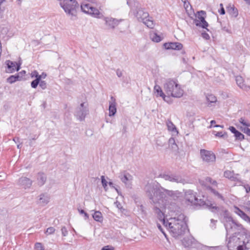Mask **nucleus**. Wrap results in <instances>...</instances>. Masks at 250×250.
Wrapping results in <instances>:
<instances>
[{
  "mask_svg": "<svg viewBox=\"0 0 250 250\" xmlns=\"http://www.w3.org/2000/svg\"><path fill=\"white\" fill-rule=\"evenodd\" d=\"M31 78H35L36 79L31 83V86L33 88H37L40 82V77L39 73L37 71L34 70L31 73Z\"/></svg>",
  "mask_w": 250,
  "mask_h": 250,
  "instance_id": "obj_19",
  "label": "nucleus"
},
{
  "mask_svg": "<svg viewBox=\"0 0 250 250\" xmlns=\"http://www.w3.org/2000/svg\"><path fill=\"white\" fill-rule=\"evenodd\" d=\"M93 219L98 222H102L103 221V215L101 212L99 211H95L94 213L92 215Z\"/></svg>",
  "mask_w": 250,
  "mask_h": 250,
  "instance_id": "obj_29",
  "label": "nucleus"
},
{
  "mask_svg": "<svg viewBox=\"0 0 250 250\" xmlns=\"http://www.w3.org/2000/svg\"><path fill=\"white\" fill-rule=\"evenodd\" d=\"M210 190L212 193L214 194V195L216 196L218 198H220L223 200V197L220 194L218 191H216L215 189L210 188Z\"/></svg>",
  "mask_w": 250,
  "mask_h": 250,
  "instance_id": "obj_35",
  "label": "nucleus"
},
{
  "mask_svg": "<svg viewBox=\"0 0 250 250\" xmlns=\"http://www.w3.org/2000/svg\"><path fill=\"white\" fill-rule=\"evenodd\" d=\"M46 180L45 175L42 173H39L37 176L38 185L42 186L44 184Z\"/></svg>",
  "mask_w": 250,
  "mask_h": 250,
  "instance_id": "obj_23",
  "label": "nucleus"
},
{
  "mask_svg": "<svg viewBox=\"0 0 250 250\" xmlns=\"http://www.w3.org/2000/svg\"><path fill=\"white\" fill-rule=\"evenodd\" d=\"M101 181L104 188L105 190H106L107 182L105 179L104 176H101Z\"/></svg>",
  "mask_w": 250,
  "mask_h": 250,
  "instance_id": "obj_37",
  "label": "nucleus"
},
{
  "mask_svg": "<svg viewBox=\"0 0 250 250\" xmlns=\"http://www.w3.org/2000/svg\"><path fill=\"white\" fill-rule=\"evenodd\" d=\"M82 11L86 14H88L95 18H99L101 14L100 11L97 8L93 7L89 3H83L81 5Z\"/></svg>",
  "mask_w": 250,
  "mask_h": 250,
  "instance_id": "obj_8",
  "label": "nucleus"
},
{
  "mask_svg": "<svg viewBox=\"0 0 250 250\" xmlns=\"http://www.w3.org/2000/svg\"><path fill=\"white\" fill-rule=\"evenodd\" d=\"M198 15L197 16V19H196L194 21V23L197 26H201L203 28L206 29L207 30H208L207 27L208 26V24L206 21L205 18L204 16L206 15V12L204 11L201 10L198 11Z\"/></svg>",
  "mask_w": 250,
  "mask_h": 250,
  "instance_id": "obj_10",
  "label": "nucleus"
},
{
  "mask_svg": "<svg viewBox=\"0 0 250 250\" xmlns=\"http://www.w3.org/2000/svg\"><path fill=\"white\" fill-rule=\"evenodd\" d=\"M160 177L164 179L165 180H167L171 182L181 183L183 185L187 183L186 180L181 175L171 173L161 174L160 175Z\"/></svg>",
  "mask_w": 250,
  "mask_h": 250,
  "instance_id": "obj_6",
  "label": "nucleus"
},
{
  "mask_svg": "<svg viewBox=\"0 0 250 250\" xmlns=\"http://www.w3.org/2000/svg\"><path fill=\"white\" fill-rule=\"evenodd\" d=\"M105 25L108 30H113L122 21V20H118L112 17H104V19Z\"/></svg>",
  "mask_w": 250,
  "mask_h": 250,
  "instance_id": "obj_11",
  "label": "nucleus"
},
{
  "mask_svg": "<svg viewBox=\"0 0 250 250\" xmlns=\"http://www.w3.org/2000/svg\"><path fill=\"white\" fill-rule=\"evenodd\" d=\"M55 229L54 228L49 227L47 229L46 232L49 234H52L55 232Z\"/></svg>",
  "mask_w": 250,
  "mask_h": 250,
  "instance_id": "obj_40",
  "label": "nucleus"
},
{
  "mask_svg": "<svg viewBox=\"0 0 250 250\" xmlns=\"http://www.w3.org/2000/svg\"><path fill=\"white\" fill-rule=\"evenodd\" d=\"M242 131H243L244 133L247 134L248 136H250V129L248 127H244V128H242Z\"/></svg>",
  "mask_w": 250,
  "mask_h": 250,
  "instance_id": "obj_42",
  "label": "nucleus"
},
{
  "mask_svg": "<svg viewBox=\"0 0 250 250\" xmlns=\"http://www.w3.org/2000/svg\"><path fill=\"white\" fill-rule=\"evenodd\" d=\"M167 227L175 237L184 234L188 228L184 214H180L176 217L169 218Z\"/></svg>",
  "mask_w": 250,
  "mask_h": 250,
  "instance_id": "obj_2",
  "label": "nucleus"
},
{
  "mask_svg": "<svg viewBox=\"0 0 250 250\" xmlns=\"http://www.w3.org/2000/svg\"><path fill=\"white\" fill-rule=\"evenodd\" d=\"M240 216L245 221L250 223V217L248 216L244 212H241Z\"/></svg>",
  "mask_w": 250,
  "mask_h": 250,
  "instance_id": "obj_36",
  "label": "nucleus"
},
{
  "mask_svg": "<svg viewBox=\"0 0 250 250\" xmlns=\"http://www.w3.org/2000/svg\"><path fill=\"white\" fill-rule=\"evenodd\" d=\"M240 123L242 124V125H250L249 124H247L245 121V119L243 118H241L239 120Z\"/></svg>",
  "mask_w": 250,
  "mask_h": 250,
  "instance_id": "obj_49",
  "label": "nucleus"
},
{
  "mask_svg": "<svg viewBox=\"0 0 250 250\" xmlns=\"http://www.w3.org/2000/svg\"><path fill=\"white\" fill-rule=\"evenodd\" d=\"M214 134L216 136L222 138H225L227 137V134L225 132H217L216 134Z\"/></svg>",
  "mask_w": 250,
  "mask_h": 250,
  "instance_id": "obj_33",
  "label": "nucleus"
},
{
  "mask_svg": "<svg viewBox=\"0 0 250 250\" xmlns=\"http://www.w3.org/2000/svg\"><path fill=\"white\" fill-rule=\"evenodd\" d=\"M212 181V179L210 177H207L206 178V181L207 183H211Z\"/></svg>",
  "mask_w": 250,
  "mask_h": 250,
  "instance_id": "obj_58",
  "label": "nucleus"
},
{
  "mask_svg": "<svg viewBox=\"0 0 250 250\" xmlns=\"http://www.w3.org/2000/svg\"><path fill=\"white\" fill-rule=\"evenodd\" d=\"M16 81L15 79V76H14V75H12V76H10L7 79V82L8 83H12L15 82Z\"/></svg>",
  "mask_w": 250,
  "mask_h": 250,
  "instance_id": "obj_39",
  "label": "nucleus"
},
{
  "mask_svg": "<svg viewBox=\"0 0 250 250\" xmlns=\"http://www.w3.org/2000/svg\"><path fill=\"white\" fill-rule=\"evenodd\" d=\"M211 223L213 225V226L215 225V223L217 222V220H214V219H212L210 220Z\"/></svg>",
  "mask_w": 250,
  "mask_h": 250,
  "instance_id": "obj_61",
  "label": "nucleus"
},
{
  "mask_svg": "<svg viewBox=\"0 0 250 250\" xmlns=\"http://www.w3.org/2000/svg\"><path fill=\"white\" fill-rule=\"evenodd\" d=\"M35 249L36 250H43V247L41 243H36L35 245Z\"/></svg>",
  "mask_w": 250,
  "mask_h": 250,
  "instance_id": "obj_38",
  "label": "nucleus"
},
{
  "mask_svg": "<svg viewBox=\"0 0 250 250\" xmlns=\"http://www.w3.org/2000/svg\"><path fill=\"white\" fill-rule=\"evenodd\" d=\"M15 77L16 81H21L22 79V76L20 75V74H18L16 75H14Z\"/></svg>",
  "mask_w": 250,
  "mask_h": 250,
  "instance_id": "obj_54",
  "label": "nucleus"
},
{
  "mask_svg": "<svg viewBox=\"0 0 250 250\" xmlns=\"http://www.w3.org/2000/svg\"><path fill=\"white\" fill-rule=\"evenodd\" d=\"M245 206L247 210L250 211V201H248L245 203Z\"/></svg>",
  "mask_w": 250,
  "mask_h": 250,
  "instance_id": "obj_52",
  "label": "nucleus"
},
{
  "mask_svg": "<svg viewBox=\"0 0 250 250\" xmlns=\"http://www.w3.org/2000/svg\"><path fill=\"white\" fill-rule=\"evenodd\" d=\"M167 49L181 50L183 48V44L180 42H168L164 44Z\"/></svg>",
  "mask_w": 250,
  "mask_h": 250,
  "instance_id": "obj_18",
  "label": "nucleus"
},
{
  "mask_svg": "<svg viewBox=\"0 0 250 250\" xmlns=\"http://www.w3.org/2000/svg\"><path fill=\"white\" fill-rule=\"evenodd\" d=\"M46 76V74L44 72H42L41 75H39L40 81H41L42 79H45Z\"/></svg>",
  "mask_w": 250,
  "mask_h": 250,
  "instance_id": "obj_51",
  "label": "nucleus"
},
{
  "mask_svg": "<svg viewBox=\"0 0 250 250\" xmlns=\"http://www.w3.org/2000/svg\"><path fill=\"white\" fill-rule=\"evenodd\" d=\"M40 203L42 205H45L47 204L50 200V197L45 194H42L40 196Z\"/></svg>",
  "mask_w": 250,
  "mask_h": 250,
  "instance_id": "obj_24",
  "label": "nucleus"
},
{
  "mask_svg": "<svg viewBox=\"0 0 250 250\" xmlns=\"http://www.w3.org/2000/svg\"><path fill=\"white\" fill-rule=\"evenodd\" d=\"M236 239V237L235 236H233L232 237H230L229 238V240L228 241V247L229 248V247H232V245H231V241L232 240H234L235 239Z\"/></svg>",
  "mask_w": 250,
  "mask_h": 250,
  "instance_id": "obj_43",
  "label": "nucleus"
},
{
  "mask_svg": "<svg viewBox=\"0 0 250 250\" xmlns=\"http://www.w3.org/2000/svg\"><path fill=\"white\" fill-rule=\"evenodd\" d=\"M154 210L155 213L157 214V218L159 221L161 222L164 225V226L167 228L168 220L166 219L164 214L157 207L154 208Z\"/></svg>",
  "mask_w": 250,
  "mask_h": 250,
  "instance_id": "obj_13",
  "label": "nucleus"
},
{
  "mask_svg": "<svg viewBox=\"0 0 250 250\" xmlns=\"http://www.w3.org/2000/svg\"><path fill=\"white\" fill-rule=\"evenodd\" d=\"M219 12L221 15H224L225 14V10L224 7H222L220 10L219 11Z\"/></svg>",
  "mask_w": 250,
  "mask_h": 250,
  "instance_id": "obj_56",
  "label": "nucleus"
},
{
  "mask_svg": "<svg viewBox=\"0 0 250 250\" xmlns=\"http://www.w3.org/2000/svg\"><path fill=\"white\" fill-rule=\"evenodd\" d=\"M114 249L113 247L110 246H106L104 247L101 250H114Z\"/></svg>",
  "mask_w": 250,
  "mask_h": 250,
  "instance_id": "obj_45",
  "label": "nucleus"
},
{
  "mask_svg": "<svg viewBox=\"0 0 250 250\" xmlns=\"http://www.w3.org/2000/svg\"><path fill=\"white\" fill-rule=\"evenodd\" d=\"M135 1L136 0H127V4L130 6L133 3H134Z\"/></svg>",
  "mask_w": 250,
  "mask_h": 250,
  "instance_id": "obj_53",
  "label": "nucleus"
},
{
  "mask_svg": "<svg viewBox=\"0 0 250 250\" xmlns=\"http://www.w3.org/2000/svg\"><path fill=\"white\" fill-rule=\"evenodd\" d=\"M150 38L152 41L158 42L162 40V38L160 36L158 35L156 32L152 31L149 34Z\"/></svg>",
  "mask_w": 250,
  "mask_h": 250,
  "instance_id": "obj_25",
  "label": "nucleus"
},
{
  "mask_svg": "<svg viewBox=\"0 0 250 250\" xmlns=\"http://www.w3.org/2000/svg\"><path fill=\"white\" fill-rule=\"evenodd\" d=\"M84 216L85 217V219H87L89 217V215L86 212H85V213H84Z\"/></svg>",
  "mask_w": 250,
  "mask_h": 250,
  "instance_id": "obj_63",
  "label": "nucleus"
},
{
  "mask_svg": "<svg viewBox=\"0 0 250 250\" xmlns=\"http://www.w3.org/2000/svg\"><path fill=\"white\" fill-rule=\"evenodd\" d=\"M168 145L173 150H177L178 148V146L175 143L174 137H171L168 140Z\"/></svg>",
  "mask_w": 250,
  "mask_h": 250,
  "instance_id": "obj_28",
  "label": "nucleus"
},
{
  "mask_svg": "<svg viewBox=\"0 0 250 250\" xmlns=\"http://www.w3.org/2000/svg\"><path fill=\"white\" fill-rule=\"evenodd\" d=\"M6 64L7 66L8 72L9 73H12L15 70L18 71L21 68L20 64L9 60L6 61Z\"/></svg>",
  "mask_w": 250,
  "mask_h": 250,
  "instance_id": "obj_16",
  "label": "nucleus"
},
{
  "mask_svg": "<svg viewBox=\"0 0 250 250\" xmlns=\"http://www.w3.org/2000/svg\"><path fill=\"white\" fill-rule=\"evenodd\" d=\"M235 81L237 85L242 89L248 91L250 89V86H247L244 83V80L240 76H237L235 78Z\"/></svg>",
  "mask_w": 250,
  "mask_h": 250,
  "instance_id": "obj_21",
  "label": "nucleus"
},
{
  "mask_svg": "<svg viewBox=\"0 0 250 250\" xmlns=\"http://www.w3.org/2000/svg\"><path fill=\"white\" fill-rule=\"evenodd\" d=\"M200 155L202 160L206 163H211L215 161V155L211 151L202 149L200 150Z\"/></svg>",
  "mask_w": 250,
  "mask_h": 250,
  "instance_id": "obj_9",
  "label": "nucleus"
},
{
  "mask_svg": "<svg viewBox=\"0 0 250 250\" xmlns=\"http://www.w3.org/2000/svg\"><path fill=\"white\" fill-rule=\"evenodd\" d=\"M237 211H236V212L237 213V214L240 216V215L241 214V212H243L244 211H243L242 210H241V209H240L239 208H236Z\"/></svg>",
  "mask_w": 250,
  "mask_h": 250,
  "instance_id": "obj_59",
  "label": "nucleus"
},
{
  "mask_svg": "<svg viewBox=\"0 0 250 250\" xmlns=\"http://www.w3.org/2000/svg\"><path fill=\"white\" fill-rule=\"evenodd\" d=\"M119 178L126 186L129 187L130 182L133 179L132 175L125 171H123L119 173Z\"/></svg>",
  "mask_w": 250,
  "mask_h": 250,
  "instance_id": "obj_12",
  "label": "nucleus"
},
{
  "mask_svg": "<svg viewBox=\"0 0 250 250\" xmlns=\"http://www.w3.org/2000/svg\"><path fill=\"white\" fill-rule=\"evenodd\" d=\"M40 87L42 89H45L47 88V83L44 81H40L39 83Z\"/></svg>",
  "mask_w": 250,
  "mask_h": 250,
  "instance_id": "obj_34",
  "label": "nucleus"
},
{
  "mask_svg": "<svg viewBox=\"0 0 250 250\" xmlns=\"http://www.w3.org/2000/svg\"><path fill=\"white\" fill-rule=\"evenodd\" d=\"M228 12L229 13L230 15L236 17L238 15V12L236 8L234 7H230L228 9Z\"/></svg>",
  "mask_w": 250,
  "mask_h": 250,
  "instance_id": "obj_31",
  "label": "nucleus"
},
{
  "mask_svg": "<svg viewBox=\"0 0 250 250\" xmlns=\"http://www.w3.org/2000/svg\"><path fill=\"white\" fill-rule=\"evenodd\" d=\"M93 131L91 129H87L85 131L86 135L87 136H91L93 135Z\"/></svg>",
  "mask_w": 250,
  "mask_h": 250,
  "instance_id": "obj_44",
  "label": "nucleus"
},
{
  "mask_svg": "<svg viewBox=\"0 0 250 250\" xmlns=\"http://www.w3.org/2000/svg\"><path fill=\"white\" fill-rule=\"evenodd\" d=\"M146 196L149 198L150 202L153 204H160L163 202V199L166 195L175 200L181 196V193L178 191L169 190L162 188L159 184L148 183L145 187Z\"/></svg>",
  "mask_w": 250,
  "mask_h": 250,
  "instance_id": "obj_1",
  "label": "nucleus"
},
{
  "mask_svg": "<svg viewBox=\"0 0 250 250\" xmlns=\"http://www.w3.org/2000/svg\"><path fill=\"white\" fill-rule=\"evenodd\" d=\"M238 175H239L238 174L235 175L234 174V175H233V176H232V178H230V180L231 181H238V179L237 178V176Z\"/></svg>",
  "mask_w": 250,
  "mask_h": 250,
  "instance_id": "obj_50",
  "label": "nucleus"
},
{
  "mask_svg": "<svg viewBox=\"0 0 250 250\" xmlns=\"http://www.w3.org/2000/svg\"><path fill=\"white\" fill-rule=\"evenodd\" d=\"M32 183L33 181L31 180L26 177H21L18 180L19 185L25 189L30 188Z\"/></svg>",
  "mask_w": 250,
  "mask_h": 250,
  "instance_id": "obj_14",
  "label": "nucleus"
},
{
  "mask_svg": "<svg viewBox=\"0 0 250 250\" xmlns=\"http://www.w3.org/2000/svg\"><path fill=\"white\" fill-rule=\"evenodd\" d=\"M108 184L110 186V187L115 188L116 190L118 192V190L117 189V188H115V187L113 186V184L112 182H109Z\"/></svg>",
  "mask_w": 250,
  "mask_h": 250,
  "instance_id": "obj_57",
  "label": "nucleus"
},
{
  "mask_svg": "<svg viewBox=\"0 0 250 250\" xmlns=\"http://www.w3.org/2000/svg\"><path fill=\"white\" fill-rule=\"evenodd\" d=\"M109 115L110 116H114L117 111L116 99L113 96H111L110 101L109 102Z\"/></svg>",
  "mask_w": 250,
  "mask_h": 250,
  "instance_id": "obj_17",
  "label": "nucleus"
},
{
  "mask_svg": "<svg viewBox=\"0 0 250 250\" xmlns=\"http://www.w3.org/2000/svg\"><path fill=\"white\" fill-rule=\"evenodd\" d=\"M154 92L157 97H161L165 101L169 103V96H167L165 94V93L162 91V88L159 85L156 84L154 86Z\"/></svg>",
  "mask_w": 250,
  "mask_h": 250,
  "instance_id": "obj_15",
  "label": "nucleus"
},
{
  "mask_svg": "<svg viewBox=\"0 0 250 250\" xmlns=\"http://www.w3.org/2000/svg\"><path fill=\"white\" fill-rule=\"evenodd\" d=\"M143 22L146 25L148 28H153L154 26V21L152 20V18L148 17Z\"/></svg>",
  "mask_w": 250,
  "mask_h": 250,
  "instance_id": "obj_26",
  "label": "nucleus"
},
{
  "mask_svg": "<svg viewBox=\"0 0 250 250\" xmlns=\"http://www.w3.org/2000/svg\"><path fill=\"white\" fill-rule=\"evenodd\" d=\"M116 74L118 77H121L123 75V73L120 69H117L116 70Z\"/></svg>",
  "mask_w": 250,
  "mask_h": 250,
  "instance_id": "obj_48",
  "label": "nucleus"
},
{
  "mask_svg": "<svg viewBox=\"0 0 250 250\" xmlns=\"http://www.w3.org/2000/svg\"><path fill=\"white\" fill-rule=\"evenodd\" d=\"M185 198L187 201L191 204L202 206L205 208H208L212 212H216L219 210V207L215 206H214L210 203H207L201 199L199 200L191 190H188L185 192Z\"/></svg>",
  "mask_w": 250,
  "mask_h": 250,
  "instance_id": "obj_5",
  "label": "nucleus"
},
{
  "mask_svg": "<svg viewBox=\"0 0 250 250\" xmlns=\"http://www.w3.org/2000/svg\"><path fill=\"white\" fill-rule=\"evenodd\" d=\"M168 131L171 133L172 137H174L178 135L179 131L175 126H167Z\"/></svg>",
  "mask_w": 250,
  "mask_h": 250,
  "instance_id": "obj_27",
  "label": "nucleus"
},
{
  "mask_svg": "<svg viewBox=\"0 0 250 250\" xmlns=\"http://www.w3.org/2000/svg\"><path fill=\"white\" fill-rule=\"evenodd\" d=\"M164 89L167 96H171L174 98H180L184 93V90L181 88L176 81L168 79L164 85Z\"/></svg>",
  "mask_w": 250,
  "mask_h": 250,
  "instance_id": "obj_4",
  "label": "nucleus"
},
{
  "mask_svg": "<svg viewBox=\"0 0 250 250\" xmlns=\"http://www.w3.org/2000/svg\"><path fill=\"white\" fill-rule=\"evenodd\" d=\"M222 222L224 223L227 233V237L229 234H236L243 229L241 224L236 223L229 216L228 211L225 210Z\"/></svg>",
  "mask_w": 250,
  "mask_h": 250,
  "instance_id": "obj_3",
  "label": "nucleus"
},
{
  "mask_svg": "<svg viewBox=\"0 0 250 250\" xmlns=\"http://www.w3.org/2000/svg\"><path fill=\"white\" fill-rule=\"evenodd\" d=\"M237 250H243V246L239 245L237 248Z\"/></svg>",
  "mask_w": 250,
  "mask_h": 250,
  "instance_id": "obj_62",
  "label": "nucleus"
},
{
  "mask_svg": "<svg viewBox=\"0 0 250 250\" xmlns=\"http://www.w3.org/2000/svg\"><path fill=\"white\" fill-rule=\"evenodd\" d=\"M233 175H234L233 172L229 170L225 171L224 174V175L226 178H229V179L232 178Z\"/></svg>",
  "mask_w": 250,
  "mask_h": 250,
  "instance_id": "obj_32",
  "label": "nucleus"
},
{
  "mask_svg": "<svg viewBox=\"0 0 250 250\" xmlns=\"http://www.w3.org/2000/svg\"><path fill=\"white\" fill-rule=\"evenodd\" d=\"M244 188H245L246 191L247 193H249L250 191V186L248 184L244 185Z\"/></svg>",
  "mask_w": 250,
  "mask_h": 250,
  "instance_id": "obj_47",
  "label": "nucleus"
},
{
  "mask_svg": "<svg viewBox=\"0 0 250 250\" xmlns=\"http://www.w3.org/2000/svg\"><path fill=\"white\" fill-rule=\"evenodd\" d=\"M229 129L232 133L234 134L236 140L242 141L244 139V135L236 130L234 126H230Z\"/></svg>",
  "mask_w": 250,
  "mask_h": 250,
  "instance_id": "obj_22",
  "label": "nucleus"
},
{
  "mask_svg": "<svg viewBox=\"0 0 250 250\" xmlns=\"http://www.w3.org/2000/svg\"><path fill=\"white\" fill-rule=\"evenodd\" d=\"M157 227H158V228L161 231H162L163 233H164V232L163 231L162 227L160 223L157 222Z\"/></svg>",
  "mask_w": 250,
  "mask_h": 250,
  "instance_id": "obj_55",
  "label": "nucleus"
},
{
  "mask_svg": "<svg viewBox=\"0 0 250 250\" xmlns=\"http://www.w3.org/2000/svg\"><path fill=\"white\" fill-rule=\"evenodd\" d=\"M19 74H21V76L22 77V76L24 75L25 74V71L24 70H22Z\"/></svg>",
  "mask_w": 250,
  "mask_h": 250,
  "instance_id": "obj_64",
  "label": "nucleus"
},
{
  "mask_svg": "<svg viewBox=\"0 0 250 250\" xmlns=\"http://www.w3.org/2000/svg\"><path fill=\"white\" fill-rule=\"evenodd\" d=\"M88 111L87 104L85 103H83L76 108L75 116L78 120L82 121L88 113Z\"/></svg>",
  "mask_w": 250,
  "mask_h": 250,
  "instance_id": "obj_7",
  "label": "nucleus"
},
{
  "mask_svg": "<svg viewBox=\"0 0 250 250\" xmlns=\"http://www.w3.org/2000/svg\"><path fill=\"white\" fill-rule=\"evenodd\" d=\"M135 15L139 21H142V22L149 17L148 13L144 12L142 9H139L135 13Z\"/></svg>",
  "mask_w": 250,
  "mask_h": 250,
  "instance_id": "obj_20",
  "label": "nucleus"
},
{
  "mask_svg": "<svg viewBox=\"0 0 250 250\" xmlns=\"http://www.w3.org/2000/svg\"><path fill=\"white\" fill-rule=\"evenodd\" d=\"M78 210L79 213L82 214H84V213H85V212L84 210L82 209L78 208Z\"/></svg>",
  "mask_w": 250,
  "mask_h": 250,
  "instance_id": "obj_60",
  "label": "nucleus"
},
{
  "mask_svg": "<svg viewBox=\"0 0 250 250\" xmlns=\"http://www.w3.org/2000/svg\"><path fill=\"white\" fill-rule=\"evenodd\" d=\"M202 37L206 40H208L210 38L209 35L206 32L202 33Z\"/></svg>",
  "mask_w": 250,
  "mask_h": 250,
  "instance_id": "obj_46",
  "label": "nucleus"
},
{
  "mask_svg": "<svg viewBox=\"0 0 250 250\" xmlns=\"http://www.w3.org/2000/svg\"><path fill=\"white\" fill-rule=\"evenodd\" d=\"M61 231H62V235L63 236H66L67 235L68 231H67L66 228L65 227H62V228L61 229Z\"/></svg>",
  "mask_w": 250,
  "mask_h": 250,
  "instance_id": "obj_41",
  "label": "nucleus"
},
{
  "mask_svg": "<svg viewBox=\"0 0 250 250\" xmlns=\"http://www.w3.org/2000/svg\"><path fill=\"white\" fill-rule=\"evenodd\" d=\"M206 99L209 104L214 103L217 102L216 97L212 94H208L207 95Z\"/></svg>",
  "mask_w": 250,
  "mask_h": 250,
  "instance_id": "obj_30",
  "label": "nucleus"
}]
</instances>
